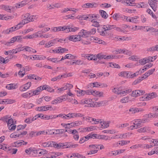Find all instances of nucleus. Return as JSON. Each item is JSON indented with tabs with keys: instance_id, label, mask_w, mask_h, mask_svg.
<instances>
[{
	"instance_id": "obj_7",
	"label": "nucleus",
	"mask_w": 158,
	"mask_h": 158,
	"mask_svg": "<svg viewBox=\"0 0 158 158\" xmlns=\"http://www.w3.org/2000/svg\"><path fill=\"white\" fill-rule=\"evenodd\" d=\"M21 28V26H20L19 23H18L16 26L14 27H12L9 29H7L6 30L3 31H2V33L5 34H9L10 33L13 32Z\"/></svg>"
},
{
	"instance_id": "obj_38",
	"label": "nucleus",
	"mask_w": 158,
	"mask_h": 158,
	"mask_svg": "<svg viewBox=\"0 0 158 158\" xmlns=\"http://www.w3.org/2000/svg\"><path fill=\"white\" fill-rule=\"evenodd\" d=\"M122 89L121 87L115 88L112 90V91L117 94H121Z\"/></svg>"
},
{
	"instance_id": "obj_53",
	"label": "nucleus",
	"mask_w": 158,
	"mask_h": 158,
	"mask_svg": "<svg viewBox=\"0 0 158 158\" xmlns=\"http://www.w3.org/2000/svg\"><path fill=\"white\" fill-rule=\"evenodd\" d=\"M143 29L145 30V31H146L147 32H152L153 29V27L148 26H143Z\"/></svg>"
},
{
	"instance_id": "obj_40",
	"label": "nucleus",
	"mask_w": 158,
	"mask_h": 158,
	"mask_svg": "<svg viewBox=\"0 0 158 158\" xmlns=\"http://www.w3.org/2000/svg\"><path fill=\"white\" fill-rule=\"evenodd\" d=\"M130 101V100L128 97H123L120 100V102L122 103H128Z\"/></svg>"
},
{
	"instance_id": "obj_5",
	"label": "nucleus",
	"mask_w": 158,
	"mask_h": 158,
	"mask_svg": "<svg viewBox=\"0 0 158 158\" xmlns=\"http://www.w3.org/2000/svg\"><path fill=\"white\" fill-rule=\"evenodd\" d=\"M157 94L154 93H152L145 94L143 97L140 98V100L143 101H147L157 97Z\"/></svg>"
},
{
	"instance_id": "obj_13",
	"label": "nucleus",
	"mask_w": 158,
	"mask_h": 158,
	"mask_svg": "<svg viewBox=\"0 0 158 158\" xmlns=\"http://www.w3.org/2000/svg\"><path fill=\"white\" fill-rule=\"evenodd\" d=\"M107 84L105 83H102L98 82L93 83V87L96 88H106L107 87Z\"/></svg>"
},
{
	"instance_id": "obj_62",
	"label": "nucleus",
	"mask_w": 158,
	"mask_h": 158,
	"mask_svg": "<svg viewBox=\"0 0 158 158\" xmlns=\"http://www.w3.org/2000/svg\"><path fill=\"white\" fill-rule=\"evenodd\" d=\"M10 118V116H9V115H6L0 118V120L7 123L9 119V118Z\"/></svg>"
},
{
	"instance_id": "obj_28",
	"label": "nucleus",
	"mask_w": 158,
	"mask_h": 158,
	"mask_svg": "<svg viewBox=\"0 0 158 158\" xmlns=\"http://www.w3.org/2000/svg\"><path fill=\"white\" fill-rule=\"evenodd\" d=\"M107 103V102L106 101H100L98 102H94V106H104Z\"/></svg>"
},
{
	"instance_id": "obj_8",
	"label": "nucleus",
	"mask_w": 158,
	"mask_h": 158,
	"mask_svg": "<svg viewBox=\"0 0 158 158\" xmlns=\"http://www.w3.org/2000/svg\"><path fill=\"white\" fill-rule=\"evenodd\" d=\"M68 51L67 49L60 47L52 50L50 52L54 53H63L65 52Z\"/></svg>"
},
{
	"instance_id": "obj_43",
	"label": "nucleus",
	"mask_w": 158,
	"mask_h": 158,
	"mask_svg": "<svg viewBox=\"0 0 158 158\" xmlns=\"http://www.w3.org/2000/svg\"><path fill=\"white\" fill-rule=\"evenodd\" d=\"M24 50H25L26 51L28 52L31 53H35L36 52V51L32 48L28 46H25L23 47Z\"/></svg>"
},
{
	"instance_id": "obj_22",
	"label": "nucleus",
	"mask_w": 158,
	"mask_h": 158,
	"mask_svg": "<svg viewBox=\"0 0 158 158\" xmlns=\"http://www.w3.org/2000/svg\"><path fill=\"white\" fill-rule=\"evenodd\" d=\"M48 110H53V108L50 105H46L40 107V111H46Z\"/></svg>"
},
{
	"instance_id": "obj_33",
	"label": "nucleus",
	"mask_w": 158,
	"mask_h": 158,
	"mask_svg": "<svg viewBox=\"0 0 158 158\" xmlns=\"http://www.w3.org/2000/svg\"><path fill=\"white\" fill-rule=\"evenodd\" d=\"M129 72L128 71H122L119 73L118 75L119 76L129 78Z\"/></svg>"
},
{
	"instance_id": "obj_58",
	"label": "nucleus",
	"mask_w": 158,
	"mask_h": 158,
	"mask_svg": "<svg viewBox=\"0 0 158 158\" xmlns=\"http://www.w3.org/2000/svg\"><path fill=\"white\" fill-rule=\"evenodd\" d=\"M83 63V61L80 60H75L71 63V64H82Z\"/></svg>"
},
{
	"instance_id": "obj_56",
	"label": "nucleus",
	"mask_w": 158,
	"mask_h": 158,
	"mask_svg": "<svg viewBox=\"0 0 158 158\" xmlns=\"http://www.w3.org/2000/svg\"><path fill=\"white\" fill-rule=\"evenodd\" d=\"M158 150H157V148H155L152 150L151 151L149 152L148 153V155L149 156H151L154 154H156L158 155Z\"/></svg>"
},
{
	"instance_id": "obj_12",
	"label": "nucleus",
	"mask_w": 158,
	"mask_h": 158,
	"mask_svg": "<svg viewBox=\"0 0 158 158\" xmlns=\"http://www.w3.org/2000/svg\"><path fill=\"white\" fill-rule=\"evenodd\" d=\"M145 93V91L143 90H136L132 91L131 95L133 97H137L142 95Z\"/></svg>"
},
{
	"instance_id": "obj_42",
	"label": "nucleus",
	"mask_w": 158,
	"mask_h": 158,
	"mask_svg": "<svg viewBox=\"0 0 158 158\" xmlns=\"http://www.w3.org/2000/svg\"><path fill=\"white\" fill-rule=\"evenodd\" d=\"M7 57L4 59L2 56H0V63L5 64L8 63L9 61V59H7Z\"/></svg>"
},
{
	"instance_id": "obj_52",
	"label": "nucleus",
	"mask_w": 158,
	"mask_h": 158,
	"mask_svg": "<svg viewBox=\"0 0 158 158\" xmlns=\"http://www.w3.org/2000/svg\"><path fill=\"white\" fill-rule=\"evenodd\" d=\"M48 60L55 63H57L60 62V60L57 58H50L49 57L48 58Z\"/></svg>"
},
{
	"instance_id": "obj_64",
	"label": "nucleus",
	"mask_w": 158,
	"mask_h": 158,
	"mask_svg": "<svg viewBox=\"0 0 158 158\" xmlns=\"http://www.w3.org/2000/svg\"><path fill=\"white\" fill-rule=\"evenodd\" d=\"M54 157L55 156L51 154L50 152L47 154V156L44 155L43 156L40 157V158H54Z\"/></svg>"
},
{
	"instance_id": "obj_25",
	"label": "nucleus",
	"mask_w": 158,
	"mask_h": 158,
	"mask_svg": "<svg viewBox=\"0 0 158 158\" xmlns=\"http://www.w3.org/2000/svg\"><path fill=\"white\" fill-rule=\"evenodd\" d=\"M139 18V17L137 16H135L133 17H129L128 22L137 23L139 21L138 20Z\"/></svg>"
},
{
	"instance_id": "obj_41",
	"label": "nucleus",
	"mask_w": 158,
	"mask_h": 158,
	"mask_svg": "<svg viewBox=\"0 0 158 158\" xmlns=\"http://www.w3.org/2000/svg\"><path fill=\"white\" fill-rule=\"evenodd\" d=\"M39 34V31H38L31 35H27L28 39H33L36 38L38 37Z\"/></svg>"
},
{
	"instance_id": "obj_61",
	"label": "nucleus",
	"mask_w": 158,
	"mask_h": 158,
	"mask_svg": "<svg viewBox=\"0 0 158 158\" xmlns=\"http://www.w3.org/2000/svg\"><path fill=\"white\" fill-rule=\"evenodd\" d=\"M51 142L52 141L43 143L42 144V146L44 147H52V145L50 144Z\"/></svg>"
},
{
	"instance_id": "obj_4",
	"label": "nucleus",
	"mask_w": 158,
	"mask_h": 158,
	"mask_svg": "<svg viewBox=\"0 0 158 158\" xmlns=\"http://www.w3.org/2000/svg\"><path fill=\"white\" fill-rule=\"evenodd\" d=\"M67 98V96L66 95L61 96L57 97L52 101L51 102V103L53 105H55L59 103H60L63 102L65 101Z\"/></svg>"
},
{
	"instance_id": "obj_6",
	"label": "nucleus",
	"mask_w": 158,
	"mask_h": 158,
	"mask_svg": "<svg viewBox=\"0 0 158 158\" xmlns=\"http://www.w3.org/2000/svg\"><path fill=\"white\" fill-rule=\"evenodd\" d=\"M89 147L90 148V150L88 152L86 155H93L97 153L98 152L97 149L98 148V145H91Z\"/></svg>"
},
{
	"instance_id": "obj_49",
	"label": "nucleus",
	"mask_w": 158,
	"mask_h": 158,
	"mask_svg": "<svg viewBox=\"0 0 158 158\" xmlns=\"http://www.w3.org/2000/svg\"><path fill=\"white\" fill-rule=\"evenodd\" d=\"M77 18L81 20H88V14L80 16H78L77 17Z\"/></svg>"
},
{
	"instance_id": "obj_44",
	"label": "nucleus",
	"mask_w": 158,
	"mask_h": 158,
	"mask_svg": "<svg viewBox=\"0 0 158 158\" xmlns=\"http://www.w3.org/2000/svg\"><path fill=\"white\" fill-rule=\"evenodd\" d=\"M82 122L80 121H77L71 123V124L72 127L79 126L82 124Z\"/></svg>"
},
{
	"instance_id": "obj_59",
	"label": "nucleus",
	"mask_w": 158,
	"mask_h": 158,
	"mask_svg": "<svg viewBox=\"0 0 158 158\" xmlns=\"http://www.w3.org/2000/svg\"><path fill=\"white\" fill-rule=\"evenodd\" d=\"M83 120H85L87 122L92 123L93 120V118L89 116H86V117H83Z\"/></svg>"
},
{
	"instance_id": "obj_32",
	"label": "nucleus",
	"mask_w": 158,
	"mask_h": 158,
	"mask_svg": "<svg viewBox=\"0 0 158 158\" xmlns=\"http://www.w3.org/2000/svg\"><path fill=\"white\" fill-rule=\"evenodd\" d=\"M78 89V90L76 91L77 96L81 97L85 95V90Z\"/></svg>"
},
{
	"instance_id": "obj_20",
	"label": "nucleus",
	"mask_w": 158,
	"mask_h": 158,
	"mask_svg": "<svg viewBox=\"0 0 158 158\" xmlns=\"http://www.w3.org/2000/svg\"><path fill=\"white\" fill-rule=\"evenodd\" d=\"M31 85V82H28L25 84L21 86L19 88L20 90L21 91H26L29 89Z\"/></svg>"
},
{
	"instance_id": "obj_48",
	"label": "nucleus",
	"mask_w": 158,
	"mask_h": 158,
	"mask_svg": "<svg viewBox=\"0 0 158 158\" xmlns=\"http://www.w3.org/2000/svg\"><path fill=\"white\" fill-rule=\"evenodd\" d=\"M109 66L112 68H115L120 69V66L118 64L114 63H110L109 64Z\"/></svg>"
},
{
	"instance_id": "obj_47",
	"label": "nucleus",
	"mask_w": 158,
	"mask_h": 158,
	"mask_svg": "<svg viewBox=\"0 0 158 158\" xmlns=\"http://www.w3.org/2000/svg\"><path fill=\"white\" fill-rule=\"evenodd\" d=\"M79 28L78 27H74L73 28L69 27H68V29L67 30V32H75L77 31Z\"/></svg>"
},
{
	"instance_id": "obj_55",
	"label": "nucleus",
	"mask_w": 158,
	"mask_h": 158,
	"mask_svg": "<svg viewBox=\"0 0 158 158\" xmlns=\"http://www.w3.org/2000/svg\"><path fill=\"white\" fill-rule=\"evenodd\" d=\"M143 110L142 109H134V108H131L129 111L131 113H135L136 112H138L140 111H143Z\"/></svg>"
},
{
	"instance_id": "obj_60",
	"label": "nucleus",
	"mask_w": 158,
	"mask_h": 158,
	"mask_svg": "<svg viewBox=\"0 0 158 158\" xmlns=\"http://www.w3.org/2000/svg\"><path fill=\"white\" fill-rule=\"evenodd\" d=\"M92 24V25L93 26L98 27L100 26V24L99 22L97 21L94 20L91 22Z\"/></svg>"
},
{
	"instance_id": "obj_29",
	"label": "nucleus",
	"mask_w": 158,
	"mask_h": 158,
	"mask_svg": "<svg viewBox=\"0 0 158 158\" xmlns=\"http://www.w3.org/2000/svg\"><path fill=\"white\" fill-rule=\"evenodd\" d=\"M97 128L96 126H91L86 127L83 128V131L84 132L96 130Z\"/></svg>"
},
{
	"instance_id": "obj_26",
	"label": "nucleus",
	"mask_w": 158,
	"mask_h": 158,
	"mask_svg": "<svg viewBox=\"0 0 158 158\" xmlns=\"http://www.w3.org/2000/svg\"><path fill=\"white\" fill-rule=\"evenodd\" d=\"M56 40H54V39L50 40L48 42L46 43L44 47L46 48H48L53 46L56 44Z\"/></svg>"
},
{
	"instance_id": "obj_10",
	"label": "nucleus",
	"mask_w": 158,
	"mask_h": 158,
	"mask_svg": "<svg viewBox=\"0 0 158 158\" xmlns=\"http://www.w3.org/2000/svg\"><path fill=\"white\" fill-rule=\"evenodd\" d=\"M82 56L87 59L89 60H96V55L91 54H84L82 55Z\"/></svg>"
},
{
	"instance_id": "obj_34",
	"label": "nucleus",
	"mask_w": 158,
	"mask_h": 158,
	"mask_svg": "<svg viewBox=\"0 0 158 158\" xmlns=\"http://www.w3.org/2000/svg\"><path fill=\"white\" fill-rule=\"evenodd\" d=\"M156 116H158V114L157 113H155L154 114L150 113L148 114H146L145 116V117H146V118H144V119H148L149 122L150 118H154Z\"/></svg>"
},
{
	"instance_id": "obj_36",
	"label": "nucleus",
	"mask_w": 158,
	"mask_h": 158,
	"mask_svg": "<svg viewBox=\"0 0 158 158\" xmlns=\"http://www.w3.org/2000/svg\"><path fill=\"white\" fill-rule=\"evenodd\" d=\"M99 13L101 17L103 18L106 19L108 17V15L106 12L103 10H100Z\"/></svg>"
},
{
	"instance_id": "obj_19",
	"label": "nucleus",
	"mask_w": 158,
	"mask_h": 158,
	"mask_svg": "<svg viewBox=\"0 0 158 158\" xmlns=\"http://www.w3.org/2000/svg\"><path fill=\"white\" fill-rule=\"evenodd\" d=\"M89 31L82 29L79 32L80 35L82 37L86 38L89 35Z\"/></svg>"
},
{
	"instance_id": "obj_35",
	"label": "nucleus",
	"mask_w": 158,
	"mask_h": 158,
	"mask_svg": "<svg viewBox=\"0 0 158 158\" xmlns=\"http://www.w3.org/2000/svg\"><path fill=\"white\" fill-rule=\"evenodd\" d=\"M150 7L152 8L154 11H156L157 10V3L153 2L148 3Z\"/></svg>"
},
{
	"instance_id": "obj_31",
	"label": "nucleus",
	"mask_w": 158,
	"mask_h": 158,
	"mask_svg": "<svg viewBox=\"0 0 158 158\" xmlns=\"http://www.w3.org/2000/svg\"><path fill=\"white\" fill-rule=\"evenodd\" d=\"M98 15L96 14H88V20L91 22L98 18Z\"/></svg>"
},
{
	"instance_id": "obj_46",
	"label": "nucleus",
	"mask_w": 158,
	"mask_h": 158,
	"mask_svg": "<svg viewBox=\"0 0 158 158\" xmlns=\"http://www.w3.org/2000/svg\"><path fill=\"white\" fill-rule=\"evenodd\" d=\"M102 132L105 133L114 134L117 132V131L115 129H112L104 130L102 131Z\"/></svg>"
},
{
	"instance_id": "obj_30",
	"label": "nucleus",
	"mask_w": 158,
	"mask_h": 158,
	"mask_svg": "<svg viewBox=\"0 0 158 158\" xmlns=\"http://www.w3.org/2000/svg\"><path fill=\"white\" fill-rule=\"evenodd\" d=\"M74 157H77L78 158H85V157L83 155L77 153H73L70 156V158H73Z\"/></svg>"
},
{
	"instance_id": "obj_16",
	"label": "nucleus",
	"mask_w": 158,
	"mask_h": 158,
	"mask_svg": "<svg viewBox=\"0 0 158 158\" xmlns=\"http://www.w3.org/2000/svg\"><path fill=\"white\" fill-rule=\"evenodd\" d=\"M130 142L129 140H123L121 141H119L114 143V147H118L119 146H123L124 145H127Z\"/></svg>"
},
{
	"instance_id": "obj_21",
	"label": "nucleus",
	"mask_w": 158,
	"mask_h": 158,
	"mask_svg": "<svg viewBox=\"0 0 158 158\" xmlns=\"http://www.w3.org/2000/svg\"><path fill=\"white\" fill-rule=\"evenodd\" d=\"M150 130V127L148 126L141 127L137 130V131L139 133L148 132Z\"/></svg>"
},
{
	"instance_id": "obj_2",
	"label": "nucleus",
	"mask_w": 158,
	"mask_h": 158,
	"mask_svg": "<svg viewBox=\"0 0 158 158\" xmlns=\"http://www.w3.org/2000/svg\"><path fill=\"white\" fill-rule=\"evenodd\" d=\"M98 100V99L96 98H94L92 99L91 98H85L81 100L79 102L80 104L84 105L86 104H88L89 106H94V102H96Z\"/></svg>"
},
{
	"instance_id": "obj_3",
	"label": "nucleus",
	"mask_w": 158,
	"mask_h": 158,
	"mask_svg": "<svg viewBox=\"0 0 158 158\" xmlns=\"http://www.w3.org/2000/svg\"><path fill=\"white\" fill-rule=\"evenodd\" d=\"M50 144L52 145V147H53L57 149L68 148L70 147L71 146L68 143H57L55 142L52 141Z\"/></svg>"
},
{
	"instance_id": "obj_1",
	"label": "nucleus",
	"mask_w": 158,
	"mask_h": 158,
	"mask_svg": "<svg viewBox=\"0 0 158 158\" xmlns=\"http://www.w3.org/2000/svg\"><path fill=\"white\" fill-rule=\"evenodd\" d=\"M133 122L134 125L130 127V128L131 129H133L134 128L136 129L138 128L141 124L148 122V119L144 118L138 119L135 120Z\"/></svg>"
},
{
	"instance_id": "obj_51",
	"label": "nucleus",
	"mask_w": 158,
	"mask_h": 158,
	"mask_svg": "<svg viewBox=\"0 0 158 158\" xmlns=\"http://www.w3.org/2000/svg\"><path fill=\"white\" fill-rule=\"evenodd\" d=\"M123 11L126 13H132L136 12V10L135 9H131L129 8H125Z\"/></svg>"
},
{
	"instance_id": "obj_45",
	"label": "nucleus",
	"mask_w": 158,
	"mask_h": 158,
	"mask_svg": "<svg viewBox=\"0 0 158 158\" xmlns=\"http://www.w3.org/2000/svg\"><path fill=\"white\" fill-rule=\"evenodd\" d=\"M139 74V71H138L135 73H132L129 72V78H133L137 76Z\"/></svg>"
},
{
	"instance_id": "obj_15",
	"label": "nucleus",
	"mask_w": 158,
	"mask_h": 158,
	"mask_svg": "<svg viewBox=\"0 0 158 158\" xmlns=\"http://www.w3.org/2000/svg\"><path fill=\"white\" fill-rule=\"evenodd\" d=\"M7 123L8 127L10 130H14L15 129L16 126L14 124V121L13 119H9Z\"/></svg>"
},
{
	"instance_id": "obj_54",
	"label": "nucleus",
	"mask_w": 158,
	"mask_h": 158,
	"mask_svg": "<svg viewBox=\"0 0 158 158\" xmlns=\"http://www.w3.org/2000/svg\"><path fill=\"white\" fill-rule=\"evenodd\" d=\"M131 134V133L130 134L129 133H126L124 134H120V138H121V139L126 138L130 137Z\"/></svg>"
},
{
	"instance_id": "obj_24",
	"label": "nucleus",
	"mask_w": 158,
	"mask_h": 158,
	"mask_svg": "<svg viewBox=\"0 0 158 158\" xmlns=\"http://www.w3.org/2000/svg\"><path fill=\"white\" fill-rule=\"evenodd\" d=\"M24 141L23 140L20 141H18L16 142H14L13 144V146L15 147H18L22 145H26L27 143V142H26L24 143Z\"/></svg>"
},
{
	"instance_id": "obj_23",
	"label": "nucleus",
	"mask_w": 158,
	"mask_h": 158,
	"mask_svg": "<svg viewBox=\"0 0 158 158\" xmlns=\"http://www.w3.org/2000/svg\"><path fill=\"white\" fill-rule=\"evenodd\" d=\"M92 95L96 97H102L103 96V92L102 91L93 90Z\"/></svg>"
},
{
	"instance_id": "obj_14",
	"label": "nucleus",
	"mask_w": 158,
	"mask_h": 158,
	"mask_svg": "<svg viewBox=\"0 0 158 158\" xmlns=\"http://www.w3.org/2000/svg\"><path fill=\"white\" fill-rule=\"evenodd\" d=\"M112 52L116 54L123 53L126 55L129 54L130 53L129 51L126 49H116L113 50Z\"/></svg>"
},
{
	"instance_id": "obj_63",
	"label": "nucleus",
	"mask_w": 158,
	"mask_h": 158,
	"mask_svg": "<svg viewBox=\"0 0 158 158\" xmlns=\"http://www.w3.org/2000/svg\"><path fill=\"white\" fill-rule=\"evenodd\" d=\"M129 124L127 123H125L121 124L118 125V127L119 129H123L129 126Z\"/></svg>"
},
{
	"instance_id": "obj_11",
	"label": "nucleus",
	"mask_w": 158,
	"mask_h": 158,
	"mask_svg": "<svg viewBox=\"0 0 158 158\" xmlns=\"http://www.w3.org/2000/svg\"><path fill=\"white\" fill-rule=\"evenodd\" d=\"M107 28L106 25H103L101 28L98 29V30L100 35L103 36H106L107 34Z\"/></svg>"
},
{
	"instance_id": "obj_27",
	"label": "nucleus",
	"mask_w": 158,
	"mask_h": 158,
	"mask_svg": "<svg viewBox=\"0 0 158 158\" xmlns=\"http://www.w3.org/2000/svg\"><path fill=\"white\" fill-rule=\"evenodd\" d=\"M155 70V69H153L151 70L148 71L147 72L145 73L143 76V78L144 79L147 78L150 75L152 74Z\"/></svg>"
},
{
	"instance_id": "obj_9",
	"label": "nucleus",
	"mask_w": 158,
	"mask_h": 158,
	"mask_svg": "<svg viewBox=\"0 0 158 158\" xmlns=\"http://www.w3.org/2000/svg\"><path fill=\"white\" fill-rule=\"evenodd\" d=\"M29 16L30 14L29 13H27L24 15V17L25 18L19 23L20 26H21V27L25 24L31 21V19Z\"/></svg>"
},
{
	"instance_id": "obj_37",
	"label": "nucleus",
	"mask_w": 158,
	"mask_h": 158,
	"mask_svg": "<svg viewBox=\"0 0 158 158\" xmlns=\"http://www.w3.org/2000/svg\"><path fill=\"white\" fill-rule=\"evenodd\" d=\"M17 88V86L15 84H8L6 86V88L9 90L15 89Z\"/></svg>"
},
{
	"instance_id": "obj_39",
	"label": "nucleus",
	"mask_w": 158,
	"mask_h": 158,
	"mask_svg": "<svg viewBox=\"0 0 158 158\" xmlns=\"http://www.w3.org/2000/svg\"><path fill=\"white\" fill-rule=\"evenodd\" d=\"M135 0H125L124 2L127 5L132 6L135 3Z\"/></svg>"
},
{
	"instance_id": "obj_50",
	"label": "nucleus",
	"mask_w": 158,
	"mask_h": 158,
	"mask_svg": "<svg viewBox=\"0 0 158 158\" xmlns=\"http://www.w3.org/2000/svg\"><path fill=\"white\" fill-rule=\"evenodd\" d=\"M121 15L119 13H115L112 16V18L114 20H118L121 19Z\"/></svg>"
},
{
	"instance_id": "obj_18",
	"label": "nucleus",
	"mask_w": 158,
	"mask_h": 158,
	"mask_svg": "<svg viewBox=\"0 0 158 158\" xmlns=\"http://www.w3.org/2000/svg\"><path fill=\"white\" fill-rule=\"evenodd\" d=\"M97 4L94 2H89L83 5L82 7L84 8H93L97 7Z\"/></svg>"
},
{
	"instance_id": "obj_17",
	"label": "nucleus",
	"mask_w": 158,
	"mask_h": 158,
	"mask_svg": "<svg viewBox=\"0 0 158 158\" xmlns=\"http://www.w3.org/2000/svg\"><path fill=\"white\" fill-rule=\"evenodd\" d=\"M91 40H92L95 43L106 45V43L104 41L101 40L100 39L95 37H92L90 38Z\"/></svg>"
},
{
	"instance_id": "obj_57",
	"label": "nucleus",
	"mask_w": 158,
	"mask_h": 158,
	"mask_svg": "<svg viewBox=\"0 0 158 158\" xmlns=\"http://www.w3.org/2000/svg\"><path fill=\"white\" fill-rule=\"evenodd\" d=\"M131 29L134 31L143 29V26H135L132 27Z\"/></svg>"
}]
</instances>
